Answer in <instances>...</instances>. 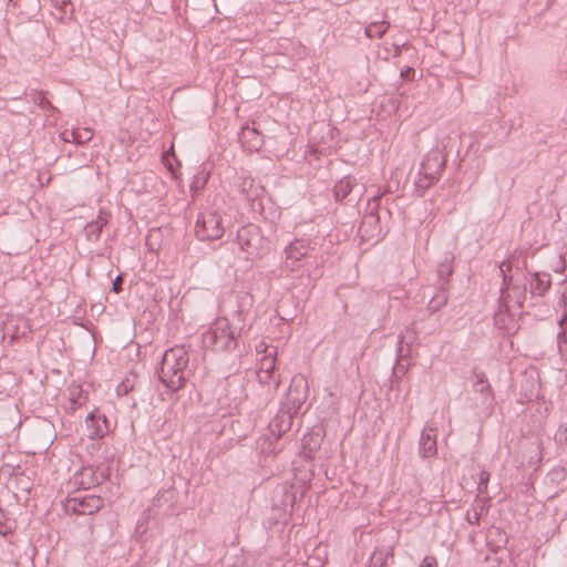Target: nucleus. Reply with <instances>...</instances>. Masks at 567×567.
<instances>
[{
  "mask_svg": "<svg viewBox=\"0 0 567 567\" xmlns=\"http://www.w3.org/2000/svg\"><path fill=\"white\" fill-rule=\"evenodd\" d=\"M389 29V23L385 21L374 22L367 27L365 34L370 39L381 38Z\"/></svg>",
  "mask_w": 567,
  "mask_h": 567,
  "instance_id": "nucleus-12",
  "label": "nucleus"
},
{
  "mask_svg": "<svg viewBox=\"0 0 567 567\" xmlns=\"http://www.w3.org/2000/svg\"><path fill=\"white\" fill-rule=\"evenodd\" d=\"M267 350V346L265 343H260L257 348V351L258 352H261V351H266Z\"/></svg>",
  "mask_w": 567,
  "mask_h": 567,
  "instance_id": "nucleus-23",
  "label": "nucleus"
},
{
  "mask_svg": "<svg viewBox=\"0 0 567 567\" xmlns=\"http://www.w3.org/2000/svg\"><path fill=\"white\" fill-rule=\"evenodd\" d=\"M70 503L73 504V509L82 515H91L102 506L101 498L95 495H89L84 498L74 497Z\"/></svg>",
  "mask_w": 567,
  "mask_h": 567,
  "instance_id": "nucleus-7",
  "label": "nucleus"
},
{
  "mask_svg": "<svg viewBox=\"0 0 567 567\" xmlns=\"http://www.w3.org/2000/svg\"><path fill=\"white\" fill-rule=\"evenodd\" d=\"M234 343H235V337H234V334L229 333L228 339L224 342V348L230 349Z\"/></svg>",
  "mask_w": 567,
  "mask_h": 567,
  "instance_id": "nucleus-19",
  "label": "nucleus"
},
{
  "mask_svg": "<svg viewBox=\"0 0 567 567\" xmlns=\"http://www.w3.org/2000/svg\"><path fill=\"white\" fill-rule=\"evenodd\" d=\"M322 437L319 432H312L303 436L302 447L303 450H308V456L312 457V452L319 450Z\"/></svg>",
  "mask_w": 567,
  "mask_h": 567,
  "instance_id": "nucleus-11",
  "label": "nucleus"
},
{
  "mask_svg": "<svg viewBox=\"0 0 567 567\" xmlns=\"http://www.w3.org/2000/svg\"><path fill=\"white\" fill-rule=\"evenodd\" d=\"M536 280L537 285L534 289L538 295H543L549 288L550 282L549 280L540 279L538 276H536Z\"/></svg>",
  "mask_w": 567,
  "mask_h": 567,
  "instance_id": "nucleus-16",
  "label": "nucleus"
},
{
  "mask_svg": "<svg viewBox=\"0 0 567 567\" xmlns=\"http://www.w3.org/2000/svg\"><path fill=\"white\" fill-rule=\"evenodd\" d=\"M238 241L240 250L247 255V258L260 256L262 238L256 227L241 228L238 233Z\"/></svg>",
  "mask_w": 567,
  "mask_h": 567,
  "instance_id": "nucleus-3",
  "label": "nucleus"
},
{
  "mask_svg": "<svg viewBox=\"0 0 567 567\" xmlns=\"http://www.w3.org/2000/svg\"><path fill=\"white\" fill-rule=\"evenodd\" d=\"M188 361V352L181 346L173 347L164 353L159 378L168 389L176 391L185 385V369Z\"/></svg>",
  "mask_w": 567,
  "mask_h": 567,
  "instance_id": "nucleus-1",
  "label": "nucleus"
},
{
  "mask_svg": "<svg viewBox=\"0 0 567 567\" xmlns=\"http://www.w3.org/2000/svg\"><path fill=\"white\" fill-rule=\"evenodd\" d=\"M560 333H559V350L567 352V315L560 321Z\"/></svg>",
  "mask_w": 567,
  "mask_h": 567,
  "instance_id": "nucleus-14",
  "label": "nucleus"
},
{
  "mask_svg": "<svg viewBox=\"0 0 567 567\" xmlns=\"http://www.w3.org/2000/svg\"><path fill=\"white\" fill-rule=\"evenodd\" d=\"M70 133H71V131L65 130L64 132H62L61 136H62L63 141L68 142V143H73V140H72Z\"/></svg>",
  "mask_w": 567,
  "mask_h": 567,
  "instance_id": "nucleus-20",
  "label": "nucleus"
},
{
  "mask_svg": "<svg viewBox=\"0 0 567 567\" xmlns=\"http://www.w3.org/2000/svg\"><path fill=\"white\" fill-rule=\"evenodd\" d=\"M196 235L202 240H216L224 235L221 217L214 213H205L197 220Z\"/></svg>",
  "mask_w": 567,
  "mask_h": 567,
  "instance_id": "nucleus-2",
  "label": "nucleus"
},
{
  "mask_svg": "<svg viewBox=\"0 0 567 567\" xmlns=\"http://www.w3.org/2000/svg\"><path fill=\"white\" fill-rule=\"evenodd\" d=\"M488 480V475L486 473H482L481 475V482L485 483Z\"/></svg>",
  "mask_w": 567,
  "mask_h": 567,
  "instance_id": "nucleus-24",
  "label": "nucleus"
},
{
  "mask_svg": "<svg viewBox=\"0 0 567 567\" xmlns=\"http://www.w3.org/2000/svg\"><path fill=\"white\" fill-rule=\"evenodd\" d=\"M486 542L491 550L497 553L507 544V535L498 527H491L486 535Z\"/></svg>",
  "mask_w": 567,
  "mask_h": 567,
  "instance_id": "nucleus-8",
  "label": "nucleus"
},
{
  "mask_svg": "<svg viewBox=\"0 0 567 567\" xmlns=\"http://www.w3.org/2000/svg\"><path fill=\"white\" fill-rule=\"evenodd\" d=\"M511 269V262L509 261H505L501 265V270L504 272V271H508Z\"/></svg>",
  "mask_w": 567,
  "mask_h": 567,
  "instance_id": "nucleus-22",
  "label": "nucleus"
},
{
  "mask_svg": "<svg viewBox=\"0 0 567 567\" xmlns=\"http://www.w3.org/2000/svg\"><path fill=\"white\" fill-rule=\"evenodd\" d=\"M308 244L305 240L296 239L285 249V264L291 269L298 267L299 261L308 254Z\"/></svg>",
  "mask_w": 567,
  "mask_h": 567,
  "instance_id": "nucleus-4",
  "label": "nucleus"
},
{
  "mask_svg": "<svg viewBox=\"0 0 567 567\" xmlns=\"http://www.w3.org/2000/svg\"><path fill=\"white\" fill-rule=\"evenodd\" d=\"M355 185L354 178L346 176L341 178L333 188L334 197L337 200L344 199L353 189Z\"/></svg>",
  "mask_w": 567,
  "mask_h": 567,
  "instance_id": "nucleus-10",
  "label": "nucleus"
},
{
  "mask_svg": "<svg viewBox=\"0 0 567 567\" xmlns=\"http://www.w3.org/2000/svg\"><path fill=\"white\" fill-rule=\"evenodd\" d=\"M87 435L91 439H102L109 431V421L104 415H97L94 412L90 413L85 420Z\"/></svg>",
  "mask_w": 567,
  "mask_h": 567,
  "instance_id": "nucleus-6",
  "label": "nucleus"
},
{
  "mask_svg": "<svg viewBox=\"0 0 567 567\" xmlns=\"http://www.w3.org/2000/svg\"><path fill=\"white\" fill-rule=\"evenodd\" d=\"M70 135L73 140V143L82 144L91 141V138L93 137V131L90 128H76L71 130Z\"/></svg>",
  "mask_w": 567,
  "mask_h": 567,
  "instance_id": "nucleus-13",
  "label": "nucleus"
},
{
  "mask_svg": "<svg viewBox=\"0 0 567 567\" xmlns=\"http://www.w3.org/2000/svg\"><path fill=\"white\" fill-rule=\"evenodd\" d=\"M436 453V440L430 433H423L420 442V455L423 458H431Z\"/></svg>",
  "mask_w": 567,
  "mask_h": 567,
  "instance_id": "nucleus-9",
  "label": "nucleus"
},
{
  "mask_svg": "<svg viewBox=\"0 0 567 567\" xmlns=\"http://www.w3.org/2000/svg\"><path fill=\"white\" fill-rule=\"evenodd\" d=\"M121 286H122V279L121 277H117L113 284V290L117 293L120 292L121 290Z\"/></svg>",
  "mask_w": 567,
  "mask_h": 567,
  "instance_id": "nucleus-21",
  "label": "nucleus"
},
{
  "mask_svg": "<svg viewBox=\"0 0 567 567\" xmlns=\"http://www.w3.org/2000/svg\"><path fill=\"white\" fill-rule=\"evenodd\" d=\"M229 330V324L227 321L225 320H219L217 323H216V328H215V331L216 333L218 331H221L223 333L228 331Z\"/></svg>",
  "mask_w": 567,
  "mask_h": 567,
  "instance_id": "nucleus-17",
  "label": "nucleus"
},
{
  "mask_svg": "<svg viewBox=\"0 0 567 567\" xmlns=\"http://www.w3.org/2000/svg\"><path fill=\"white\" fill-rule=\"evenodd\" d=\"M420 567H437L436 559L434 557L427 556L424 558Z\"/></svg>",
  "mask_w": 567,
  "mask_h": 567,
  "instance_id": "nucleus-18",
  "label": "nucleus"
},
{
  "mask_svg": "<svg viewBox=\"0 0 567 567\" xmlns=\"http://www.w3.org/2000/svg\"><path fill=\"white\" fill-rule=\"evenodd\" d=\"M276 370V354H267L260 359V368L258 371V380L262 384L274 383L276 388L279 386L280 380L275 379Z\"/></svg>",
  "mask_w": 567,
  "mask_h": 567,
  "instance_id": "nucleus-5",
  "label": "nucleus"
},
{
  "mask_svg": "<svg viewBox=\"0 0 567 567\" xmlns=\"http://www.w3.org/2000/svg\"><path fill=\"white\" fill-rule=\"evenodd\" d=\"M555 441L558 443V444H564V445H567V422L565 424H561L556 433H555Z\"/></svg>",
  "mask_w": 567,
  "mask_h": 567,
  "instance_id": "nucleus-15",
  "label": "nucleus"
}]
</instances>
